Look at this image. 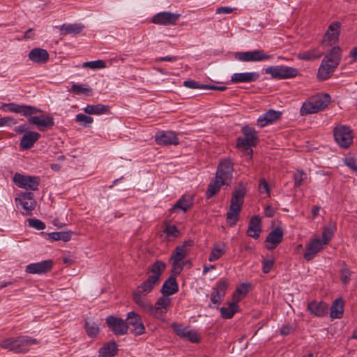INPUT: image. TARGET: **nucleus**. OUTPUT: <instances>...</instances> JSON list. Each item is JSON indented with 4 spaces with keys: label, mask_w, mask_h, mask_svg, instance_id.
<instances>
[{
    "label": "nucleus",
    "mask_w": 357,
    "mask_h": 357,
    "mask_svg": "<svg viewBox=\"0 0 357 357\" xmlns=\"http://www.w3.org/2000/svg\"><path fill=\"white\" fill-rule=\"evenodd\" d=\"M4 111H8L28 118L30 124L36 126L40 132H44L52 128L54 126V118L50 114H45L43 112L31 105H18L16 103H4L2 105Z\"/></svg>",
    "instance_id": "f257e3e1"
},
{
    "label": "nucleus",
    "mask_w": 357,
    "mask_h": 357,
    "mask_svg": "<svg viewBox=\"0 0 357 357\" xmlns=\"http://www.w3.org/2000/svg\"><path fill=\"white\" fill-rule=\"evenodd\" d=\"M147 294L139 291H133L132 299L146 312L157 319H162L168 310L171 299L168 297L162 296L159 298L155 305H153L145 297Z\"/></svg>",
    "instance_id": "f03ea898"
},
{
    "label": "nucleus",
    "mask_w": 357,
    "mask_h": 357,
    "mask_svg": "<svg viewBox=\"0 0 357 357\" xmlns=\"http://www.w3.org/2000/svg\"><path fill=\"white\" fill-rule=\"evenodd\" d=\"M233 165L229 159L222 161L215 174V177L208 185L206 193L207 199L212 198L219 190L221 186L229 185L232 178Z\"/></svg>",
    "instance_id": "7ed1b4c3"
},
{
    "label": "nucleus",
    "mask_w": 357,
    "mask_h": 357,
    "mask_svg": "<svg viewBox=\"0 0 357 357\" xmlns=\"http://www.w3.org/2000/svg\"><path fill=\"white\" fill-rule=\"evenodd\" d=\"M341 52V48L335 46L324 56L317 72V79L319 81L326 80L331 76L340 63Z\"/></svg>",
    "instance_id": "20e7f679"
},
{
    "label": "nucleus",
    "mask_w": 357,
    "mask_h": 357,
    "mask_svg": "<svg viewBox=\"0 0 357 357\" xmlns=\"http://www.w3.org/2000/svg\"><path fill=\"white\" fill-rule=\"evenodd\" d=\"M166 263L161 260H156L147 268L146 273L151 275L134 291L144 294L151 292L154 287L159 284L160 276L166 269Z\"/></svg>",
    "instance_id": "39448f33"
},
{
    "label": "nucleus",
    "mask_w": 357,
    "mask_h": 357,
    "mask_svg": "<svg viewBox=\"0 0 357 357\" xmlns=\"http://www.w3.org/2000/svg\"><path fill=\"white\" fill-rule=\"evenodd\" d=\"M245 193L244 188L236 189L233 192L229 210L227 213V222L230 227H234L238 221Z\"/></svg>",
    "instance_id": "423d86ee"
},
{
    "label": "nucleus",
    "mask_w": 357,
    "mask_h": 357,
    "mask_svg": "<svg viewBox=\"0 0 357 357\" xmlns=\"http://www.w3.org/2000/svg\"><path fill=\"white\" fill-rule=\"evenodd\" d=\"M36 343V339L28 336H22L6 338L2 340L0 342V347L18 354L27 351L31 344Z\"/></svg>",
    "instance_id": "0eeeda50"
},
{
    "label": "nucleus",
    "mask_w": 357,
    "mask_h": 357,
    "mask_svg": "<svg viewBox=\"0 0 357 357\" xmlns=\"http://www.w3.org/2000/svg\"><path fill=\"white\" fill-rule=\"evenodd\" d=\"M265 73L278 79L294 78L298 74L296 68L286 66H270L265 69Z\"/></svg>",
    "instance_id": "6e6552de"
},
{
    "label": "nucleus",
    "mask_w": 357,
    "mask_h": 357,
    "mask_svg": "<svg viewBox=\"0 0 357 357\" xmlns=\"http://www.w3.org/2000/svg\"><path fill=\"white\" fill-rule=\"evenodd\" d=\"M334 138L337 144L347 149L353 142L352 130L346 126H340L334 129Z\"/></svg>",
    "instance_id": "1a4fd4ad"
},
{
    "label": "nucleus",
    "mask_w": 357,
    "mask_h": 357,
    "mask_svg": "<svg viewBox=\"0 0 357 357\" xmlns=\"http://www.w3.org/2000/svg\"><path fill=\"white\" fill-rule=\"evenodd\" d=\"M235 58L242 62H257L268 60L271 58V56L266 54L261 50H255L236 52Z\"/></svg>",
    "instance_id": "9d476101"
},
{
    "label": "nucleus",
    "mask_w": 357,
    "mask_h": 357,
    "mask_svg": "<svg viewBox=\"0 0 357 357\" xmlns=\"http://www.w3.org/2000/svg\"><path fill=\"white\" fill-rule=\"evenodd\" d=\"M126 322L128 326V330L135 336L141 335L145 333V326L139 314L134 311L127 314Z\"/></svg>",
    "instance_id": "9b49d317"
},
{
    "label": "nucleus",
    "mask_w": 357,
    "mask_h": 357,
    "mask_svg": "<svg viewBox=\"0 0 357 357\" xmlns=\"http://www.w3.org/2000/svg\"><path fill=\"white\" fill-rule=\"evenodd\" d=\"M106 324L109 330L116 336L123 335L128 332V326L121 318L109 315L106 319Z\"/></svg>",
    "instance_id": "f8f14e48"
},
{
    "label": "nucleus",
    "mask_w": 357,
    "mask_h": 357,
    "mask_svg": "<svg viewBox=\"0 0 357 357\" xmlns=\"http://www.w3.org/2000/svg\"><path fill=\"white\" fill-rule=\"evenodd\" d=\"M13 181L20 188L30 190H37L40 183L38 176H24L16 173L13 177Z\"/></svg>",
    "instance_id": "ddd939ff"
},
{
    "label": "nucleus",
    "mask_w": 357,
    "mask_h": 357,
    "mask_svg": "<svg viewBox=\"0 0 357 357\" xmlns=\"http://www.w3.org/2000/svg\"><path fill=\"white\" fill-rule=\"evenodd\" d=\"M172 328L181 338L186 339L192 343H199L200 342V336L195 330L183 327L181 324L177 323H173Z\"/></svg>",
    "instance_id": "4468645a"
},
{
    "label": "nucleus",
    "mask_w": 357,
    "mask_h": 357,
    "mask_svg": "<svg viewBox=\"0 0 357 357\" xmlns=\"http://www.w3.org/2000/svg\"><path fill=\"white\" fill-rule=\"evenodd\" d=\"M229 281L227 279L219 280L215 286L213 288L211 294V301L214 305H218L221 303L222 298L225 297L226 291L229 287Z\"/></svg>",
    "instance_id": "2eb2a0df"
},
{
    "label": "nucleus",
    "mask_w": 357,
    "mask_h": 357,
    "mask_svg": "<svg viewBox=\"0 0 357 357\" xmlns=\"http://www.w3.org/2000/svg\"><path fill=\"white\" fill-rule=\"evenodd\" d=\"M181 17L180 14L170 12H161L155 15L151 22L160 25H174Z\"/></svg>",
    "instance_id": "dca6fc26"
},
{
    "label": "nucleus",
    "mask_w": 357,
    "mask_h": 357,
    "mask_svg": "<svg viewBox=\"0 0 357 357\" xmlns=\"http://www.w3.org/2000/svg\"><path fill=\"white\" fill-rule=\"evenodd\" d=\"M155 140L159 145H177L179 144L178 138L175 132L172 131L158 132L155 136Z\"/></svg>",
    "instance_id": "f3484780"
},
{
    "label": "nucleus",
    "mask_w": 357,
    "mask_h": 357,
    "mask_svg": "<svg viewBox=\"0 0 357 357\" xmlns=\"http://www.w3.org/2000/svg\"><path fill=\"white\" fill-rule=\"evenodd\" d=\"M53 266L51 259L32 263L26 266V272L30 274H43L50 271Z\"/></svg>",
    "instance_id": "a211bd4d"
},
{
    "label": "nucleus",
    "mask_w": 357,
    "mask_h": 357,
    "mask_svg": "<svg viewBox=\"0 0 357 357\" xmlns=\"http://www.w3.org/2000/svg\"><path fill=\"white\" fill-rule=\"evenodd\" d=\"M33 194L31 192H25L22 194L20 198H15V202H19L26 212H23L24 215H28L31 214V211L35 209L36 202L33 199Z\"/></svg>",
    "instance_id": "6ab92c4d"
},
{
    "label": "nucleus",
    "mask_w": 357,
    "mask_h": 357,
    "mask_svg": "<svg viewBox=\"0 0 357 357\" xmlns=\"http://www.w3.org/2000/svg\"><path fill=\"white\" fill-rule=\"evenodd\" d=\"M28 56L32 62L40 64L46 63L50 59V54L47 51L40 47L32 49L29 52Z\"/></svg>",
    "instance_id": "aec40b11"
},
{
    "label": "nucleus",
    "mask_w": 357,
    "mask_h": 357,
    "mask_svg": "<svg viewBox=\"0 0 357 357\" xmlns=\"http://www.w3.org/2000/svg\"><path fill=\"white\" fill-rule=\"evenodd\" d=\"M283 239V231L279 227L272 230L267 236L266 242L268 243L266 248L268 250L275 249Z\"/></svg>",
    "instance_id": "412c9836"
},
{
    "label": "nucleus",
    "mask_w": 357,
    "mask_h": 357,
    "mask_svg": "<svg viewBox=\"0 0 357 357\" xmlns=\"http://www.w3.org/2000/svg\"><path fill=\"white\" fill-rule=\"evenodd\" d=\"M322 249L323 245L321 240L319 238H314L306 245L303 257L305 260L310 261Z\"/></svg>",
    "instance_id": "4be33fe9"
},
{
    "label": "nucleus",
    "mask_w": 357,
    "mask_h": 357,
    "mask_svg": "<svg viewBox=\"0 0 357 357\" xmlns=\"http://www.w3.org/2000/svg\"><path fill=\"white\" fill-rule=\"evenodd\" d=\"M307 308L315 317H321L328 314V305L323 301H310Z\"/></svg>",
    "instance_id": "5701e85b"
},
{
    "label": "nucleus",
    "mask_w": 357,
    "mask_h": 357,
    "mask_svg": "<svg viewBox=\"0 0 357 357\" xmlns=\"http://www.w3.org/2000/svg\"><path fill=\"white\" fill-rule=\"evenodd\" d=\"M261 231V221L258 215H255L250 220L246 234L248 236L257 239Z\"/></svg>",
    "instance_id": "b1692460"
},
{
    "label": "nucleus",
    "mask_w": 357,
    "mask_h": 357,
    "mask_svg": "<svg viewBox=\"0 0 357 357\" xmlns=\"http://www.w3.org/2000/svg\"><path fill=\"white\" fill-rule=\"evenodd\" d=\"M341 24L339 22L331 23L324 38V43L328 41L330 45L335 43L338 40Z\"/></svg>",
    "instance_id": "393cba45"
},
{
    "label": "nucleus",
    "mask_w": 357,
    "mask_h": 357,
    "mask_svg": "<svg viewBox=\"0 0 357 357\" xmlns=\"http://www.w3.org/2000/svg\"><path fill=\"white\" fill-rule=\"evenodd\" d=\"M259 74L257 72L238 73L232 75L231 82L232 83H248L257 80Z\"/></svg>",
    "instance_id": "a878e982"
},
{
    "label": "nucleus",
    "mask_w": 357,
    "mask_h": 357,
    "mask_svg": "<svg viewBox=\"0 0 357 357\" xmlns=\"http://www.w3.org/2000/svg\"><path fill=\"white\" fill-rule=\"evenodd\" d=\"M281 114L282 113L280 112L269 109L258 118L257 124L261 128H263L278 120L280 118Z\"/></svg>",
    "instance_id": "bb28decb"
},
{
    "label": "nucleus",
    "mask_w": 357,
    "mask_h": 357,
    "mask_svg": "<svg viewBox=\"0 0 357 357\" xmlns=\"http://www.w3.org/2000/svg\"><path fill=\"white\" fill-rule=\"evenodd\" d=\"M40 137V134L35 131H28L24 134L20 140L22 149L27 150L33 146L35 142Z\"/></svg>",
    "instance_id": "cd10ccee"
},
{
    "label": "nucleus",
    "mask_w": 357,
    "mask_h": 357,
    "mask_svg": "<svg viewBox=\"0 0 357 357\" xmlns=\"http://www.w3.org/2000/svg\"><path fill=\"white\" fill-rule=\"evenodd\" d=\"M178 291V285L176 282V278L174 276H169L167 280L164 282L162 288L161 293L162 296L167 297L168 296L172 295Z\"/></svg>",
    "instance_id": "c85d7f7f"
},
{
    "label": "nucleus",
    "mask_w": 357,
    "mask_h": 357,
    "mask_svg": "<svg viewBox=\"0 0 357 357\" xmlns=\"http://www.w3.org/2000/svg\"><path fill=\"white\" fill-rule=\"evenodd\" d=\"M85 28L82 23L63 24L61 26L59 30L61 35H77L79 34Z\"/></svg>",
    "instance_id": "c756f323"
},
{
    "label": "nucleus",
    "mask_w": 357,
    "mask_h": 357,
    "mask_svg": "<svg viewBox=\"0 0 357 357\" xmlns=\"http://www.w3.org/2000/svg\"><path fill=\"white\" fill-rule=\"evenodd\" d=\"M192 205V198L190 195H184L180 198L174 206L171 208L173 212L177 209H181L183 212H186Z\"/></svg>",
    "instance_id": "7c9ffc66"
},
{
    "label": "nucleus",
    "mask_w": 357,
    "mask_h": 357,
    "mask_svg": "<svg viewBox=\"0 0 357 357\" xmlns=\"http://www.w3.org/2000/svg\"><path fill=\"white\" fill-rule=\"evenodd\" d=\"M344 312V301L339 298L334 301L331 307L330 316L332 319H340Z\"/></svg>",
    "instance_id": "2f4dec72"
},
{
    "label": "nucleus",
    "mask_w": 357,
    "mask_h": 357,
    "mask_svg": "<svg viewBox=\"0 0 357 357\" xmlns=\"http://www.w3.org/2000/svg\"><path fill=\"white\" fill-rule=\"evenodd\" d=\"M83 110L90 115H100L107 113L109 110V106L102 104L88 105Z\"/></svg>",
    "instance_id": "473e14b6"
},
{
    "label": "nucleus",
    "mask_w": 357,
    "mask_h": 357,
    "mask_svg": "<svg viewBox=\"0 0 357 357\" xmlns=\"http://www.w3.org/2000/svg\"><path fill=\"white\" fill-rule=\"evenodd\" d=\"M117 344L114 341L107 342L99 350V355L101 357H113L117 354Z\"/></svg>",
    "instance_id": "72a5a7b5"
},
{
    "label": "nucleus",
    "mask_w": 357,
    "mask_h": 357,
    "mask_svg": "<svg viewBox=\"0 0 357 357\" xmlns=\"http://www.w3.org/2000/svg\"><path fill=\"white\" fill-rule=\"evenodd\" d=\"M310 98L319 112L325 109L331 101V97L327 93L313 96Z\"/></svg>",
    "instance_id": "f704fd0d"
},
{
    "label": "nucleus",
    "mask_w": 357,
    "mask_h": 357,
    "mask_svg": "<svg viewBox=\"0 0 357 357\" xmlns=\"http://www.w3.org/2000/svg\"><path fill=\"white\" fill-rule=\"evenodd\" d=\"M84 329L87 335L92 338L96 337L100 332L98 324L89 318L85 320Z\"/></svg>",
    "instance_id": "c9c22d12"
},
{
    "label": "nucleus",
    "mask_w": 357,
    "mask_h": 357,
    "mask_svg": "<svg viewBox=\"0 0 357 357\" xmlns=\"http://www.w3.org/2000/svg\"><path fill=\"white\" fill-rule=\"evenodd\" d=\"M242 133L253 146H255L257 144L258 137L254 128H250L248 126H243L242 128Z\"/></svg>",
    "instance_id": "e433bc0d"
},
{
    "label": "nucleus",
    "mask_w": 357,
    "mask_h": 357,
    "mask_svg": "<svg viewBox=\"0 0 357 357\" xmlns=\"http://www.w3.org/2000/svg\"><path fill=\"white\" fill-rule=\"evenodd\" d=\"M253 146L249 140L245 137H238L236 139V147L245 152L248 155L252 154V149L250 148Z\"/></svg>",
    "instance_id": "4c0bfd02"
},
{
    "label": "nucleus",
    "mask_w": 357,
    "mask_h": 357,
    "mask_svg": "<svg viewBox=\"0 0 357 357\" xmlns=\"http://www.w3.org/2000/svg\"><path fill=\"white\" fill-rule=\"evenodd\" d=\"M318 109H317L315 105L310 98L308 100L304 102L303 105L300 109V114L301 116H305L310 114H314L318 112Z\"/></svg>",
    "instance_id": "58836bf2"
},
{
    "label": "nucleus",
    "mask_w": 357,
    "mask_h": 357,
    "mask_svg": "<svg viewBox=\"0 0 357 357\" xmlns=\"http://www.w3.org/2000/svg\"><path fill=\"white\" fill-rule=\"evenodd\" d=\"M238 305L236 303H229L227 307H222L220 308L221 315L225 319H231L237 311Z\"/></svg>",
    "instance_id": "ea45409f"
},
{
    "label": "nucleus",
    "mask_w": 357,
    "mask_h": 357,
    "mask_svg": "<svg viewBox=\"0 0 357 357\" xmlns=\"http://www.w3.org/2000/svg\"><path fill=\"white\" fill-rule=\"evenodd\" d=\"M322 53L317 49L305 51L299 54V58L305 61H312L321 57Z\"/></svg>",
    "instance_id": "a19ab883"
},
{
    "label": "nucleus",
    "mask_w": 357,
    "mask_h": 357,
    "mask_svg": "<svg viewBox=\"0 0 357 357\" xmlns=\"http://www.w3.org/2000/svg\"><path fill=\"white\" fill-rule=\"evenodd\" d=\"M48 238L51 241H59L61 240L64 242H67L71 238L70 232L66 231H59V232H52L49 233Z\"/></svg>",
    "instance_id": "79ce46f5"
},
{
    "label": "nucleus",
    "mask_w": 357,
    "mask_h": 357,
    "mask_svg": "<svg viewBox=\"0 0 357 357\" xmlns=\"http://www.w3.org/2000/svg\"><path fill=\"white\" fill-rule=\"evenodd\" d=\"M188 252L187 248H185L184 245L177 246L173 252L171 260L180 262L185 257Z\"/></svg>",
    "instance_id": "37998d69"
},
{
    "label": "nucleus",
    "mask_w": 357,
    "mask_h": 357,
    "mask_svg": "<svg viewBox=\"0 0 357 357\" xmlns=\"http://www.w3.org/2000/svg\"><path fill=\"white\" fill-rule=\"evenodd\" d=\"M334 233V227H326L324 228L322 232V245H327L331 241Z\"/></svg>",
    "instance_id": "c03bdc74"
},
{
    "label": "nucleus",
    "mask_w": 357,
    "mask_h": 357,
    "mask_svg": "<svg viewBox=\"0 0 357 357\" xmlns=\"http://www.w3.org/2000/svg\"><path fill=\"white\" fill-rule=\"evenodd\" d=\"M340 280L344 284H347L351 280V272L347 268V265L344 263L342 268L340 270Z\"/></svg>",
    "instance_id": "a18cd8bd"
},
{
    "label": "nucleus",
    "mask_w": 357,
    "mask_h": 357,
    "mask_svg": "<svg viewBox=\"0 0 357 357\" xmlns=\"http://www.w3.org/2000/svg\"><path fill=\"white\" fill-rule=\"evenodd\" d=\"M83 68H89L91 69H101L105 67V63L102 60L84 62L82 64Z\"/></svg>",
    "instance_id": "49530a36"
},
{
    "label": "nucleus",
    "mask_w": 357,
    "mask_h": 357,
    "mask_svg": "<svg viewBox=\"0 0 357 357\" xmlns=\"http://www.w3.org/2000/svg\"><path fill=\"white\" fill-rule=\"evenodd\" d=\"M71 91L77 95H80L82 93L91 92V89L89 86H85L84 85L73 84L71 86Z\"/></svg>",
    "instance_id": "de8ad7c7"
},
{
    "label": "nucleus",
    "mask_w": 357,
    "mask_h": 357,
    "mask_svg": "<svg viewBox=\"0 0 357 357\" xmlns=\"http://www.w3.org/2000/svg\"><path fill=\"white\" fill-rule=\"evenodd\" d=\"M306 178L307 175L305 172H303V171L298 170L294 176V185L296 187L301 186L303 182L306 179Z\"/></svg>",
    "instance_id": "09e8293b"
},
{
    "label": "nucleus",
    "mask_w": 357,
    "mask_h": 357,
    "mask_svg": "<svg viewBox=\"0 0 357 357\" xmlns=\"http://www.w3.org/2000/svg\"><path fill=\"white\" fill-rule=\"evenodd\" d=\"M76 121L83 126H86L87 124H90L93 121L92 117L86 116L83 114H78L75 117Z\"/></svg>",
    "instance_id": "8fccbe9b"
},
{
    "label": "nucleus",
    "mask_w": 357,
    "mask_h": 357,
    "mask_svg": "<svg viewBox=\"0 0 357 357\" xmlns=\"http://www.w3.org/2000/svg\"><path fill=\"white\" fill-rule=\"evenodd\" d=\"M225 253V250L221 249V248H214L210 255H209V257H208V261H216L218 260V259H220Z\"/></svg>",
    "instance_id": "3c124183"
},
{
    "label": "nucleus",
    "mask_w": 357,
    "mask_h": 357,
    "mask_svg": "<svg viewBox=\"0 0 357 357\" xmlns=\"http://www.w3.org/2000/svg\"><path fill=\"white\" fill-rule=\"evenodd\" d=\"M28 224L30 227L35 228L38 230H42L45 228V224L40 220L36 218L28 219Z\"/></svg>",
    "instance_id": "603ef678"
},
{
    "label": "nucleus",
    "mask_w": 357,
    "mask_h": 357,
    "mask_svg": "<svg viewBox=\"0 0 357 357\" xmlns=\"http://www.w3.org/2000/svg\"><path fill=\"white\" fill-rule=\"evenodd\" d=\"M168 237L176 238L179 234V231L175 225H167L164 229Z\"/></svg>",
    "instance_id": "864d4df0"
},
{
    "label": "nucleus",
    "mask_w": 357,
    "mask_h": 357,
    "mask_svg": "<svg viewBox=\"0 0 357 357\" xmlns=\"http://www.w3.org/2000/svg\"><path fill=\"white\" fill-rule=\"evenodd\" d=\"M183 268V266L180 264V262H176L175 261H173L172 262V268L171 271V276H174V278H176L181 272L182 271Z\"/></svg>",
    "instance_id": "5fc2aeb1"
},
{
    "label": "nucleus",
    "mask_w": 357,
    "mask_h": 357,
    "mask_svg": "<svg viewBox=\"0 0 357 357\" xmlns=\"http://www.w3.org/2000/svg\"><path fill=\"white\" fill-rule=\"evenodd\" d=\"M183 85L190 89H205L206 84H200L198 82L194 80H186L183 82Z\"/></svg>",
    "instance_id": "6e6d98bb"
},
{
    "label": "nucleus",
    "mask_w": 357,
    "mask_h": 357,
    "mask_svg": "<svg viewBox=\"0 0 357 357\" xmlns=\"http://www.w3.org/2000/svg\"><path fill=\"white\" fill-rule=\"evenodd\" d=\"M344 163L351 169L354 171H357V160L355 158L352 157L346 158L344 160Z\"/></svg>",
    "instance_id": "4d7b16f0"
},
{
    "label": "nucleus",
    "mask_w": 357,
    "mask_h": 357,
    "mask_svg": "<svg viewBox=\"0 0 357 357\" xmlns=\"http://www.w3.org/2000/svg\"><path fill=\"white\" fill-rule=\"evenodd\" d=\"M274 264V259H264L262 261V271L264 273L270 272Z\"/></svg>",
    "instance_id": "13d9d810"
},
{
    "label": "nucleus",
    "mask_w": 357,
    "mask_h": 357,
    "mask_svg": "<svg viewBox=\"0 0 357 357\" xmlns=\"http://www.w3.org/2000/svg\"><path fill=\"white\" fill-rule=\"evenodd\" d=\"M259 188L261 192H265L267 195H269V187L265 178H263L259 180Z\"/></svg>",
    "instance_id": "bf43d9fd"
},
{
    "label": "nucleus",
    "mask_w": 357,
    "mask_h": 357,
    "mask_svg": "<svg viewBox=\"0 0 357 357\" xmlns=\"http://www.w3.org/2000/svg\"><path fill=\"white\" fill-rule=\"evenodd\" d=\"M16 121L12 117L6 116L0 118V126L10 124H15Z\"/></svg>",
    "instance_id": "052dcab7"
},
{
    "label": "nucleus",
    "mask_w": 357,
    "mask_h": 357,
    "mask_svg": "<svg viewBox=\"0 0 357 357\" xmlns=\"http://www.w3.org/2000/svg\"><path fill=\"white\" fill-rule=\"evenodd\" d=\"M234 10V8H230L228 6H225V7L222 6V7L217 8L216 13L217 14H229V13H232Z\"/></svg>",
    "instance_id": "680f3d73"
},
{
    "label": "nucleus",
    "mask_w": 357,
    "mask_h": 357,
    "mask_svg": "<svg viewBox=\"0 0 357 357\" xmlns=\"http://www.w3.org/2000/svg\"><path fill=\"white\" fill-rule=\"evenodd\" d=\"M235 291L244 297L248 291V284H242L241 286L238 287Z\"/></svg>",
    "instance_id": "e2e57ef3"
},
{
    "label": "nucleus",
    "mask_w": 357,
    "mask_h": 357,
    "mask_svg": "<svg viewBox=\"0 0 357 357\" xmlns=\"http://www.w3.org/2000/svg\"><path fill=\"white\" fill-rule=\"evenodd\" d=\"M275 213V209L272 207L271 205H268L266 206L264 209V215L266 217L271 218L273 217Z\"/></svg>",
    "instance_id": "0e129e2a"
},
{
    "label": "nucleus",
    "mask_w": 357,
    "mask_h": 357,
    "mask_svg": "<svg viewBox=\"0 0 357 357\" xmlns=\"http://www.w3.org/2000/svg\"><path fill=\"white\" fill-rule=\"evenodd\" d=\"M205 89L216 90V91H225L227 87L225 86H215L211 84H206L204 86Z\"/></svg>",
    "instance_id": "69168bd1"
},
{
    "label": "nucleus",
    "mask_w": 357,
    "mask_h": 357,
    "mask_svg": "<svg viewBox=\"0 0 357 357\" xmlns=\"http://www.w3.org/2000/svg\"><path fill=\"white\" fill-rule=\"evenodd\" d=\"M293 331V328L291 326L285 325L280 328V333L282 335H287Z\"/></svg>",
    "instance_id": "338daca9"
},
{
    "label": "nucleus",
    "mask_w": 357,
    "mask_h": 357,
    "mask_svg": "<svg viewBox=\"0 0 357 357\" xmlns=\"http://www.w3.org/2000/svg\"><path fill=\"white\" fill-rule=\"evenodd\" d=\"M29 127L26 124H22L15 128V131L17 133H23L28 132Z\"/></svg>",
    "instance_id": "774afa93"
}]
</instances>
